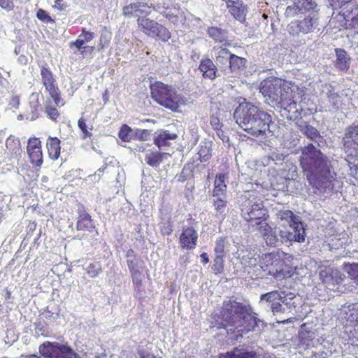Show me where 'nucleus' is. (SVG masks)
Here are the masks:
<instances>
[{"label": "nucleus", "mask_w": 358, "mask_h": 358, "mask_svg": "<svg viewBox=\"0 0 358 358\" xmlns=\"http://www.w3.org/2000/svg\"><path fill=\"white\" fill-rule=\"evenodd\" d=\"M301 152L300 166L310 185L324 193L334 192L337 174L328 157L311 143Z\"/></svg>", "instance_id": "obj_1"}, {"label": "nucleus", "mask_w": 358, "mask_h": 358, "mask_svg": "<svg viewBox=\"0 0 358 358\" xmlns=\"http://www.w3.org/2000/svg\"><path fill=\"white\" fill-rule=\"evenodd\" d=\"M221 322L217 329L223 328L228 333L241 335L254 331L260 321L252 312L250 305L234 300L223 303L220 311Z\"/></svg>", "instance_id": "obj_2"}, {"label": "nucleus", "mask_w": 358, "mask_h": 358, "mask_svg": "<svg viewBox=\"0 0 358 358\" xmlns=\"http://www.w3.org/2000/svg\"><path fill=\"white\" fill-rule=\"evenodd\" d=\"M234 117L243 130L255 137L266 134L273 122L271 115L245 99L239 103Z\"/></svg>", "instance_id": "obj_3"}, {"label": "nucleus", "mask_w": 358, "mask_h": 358, "mask_svg": "<svg viewBox=\"0 0 358 358\" xmlns=\"http://www.w3.org/2000/svg\"><path fill=\"white\" fill-rule=\"evenodd\" d=\"M41 83L45 87V92L49 94L50 98L45 101L44 111L47 117L53 122H57L60 117V113L57 107L64 106L65 101L62 96L55 75L47 64L41 66Z\"/></svg>", "instance_id": "obj_4"}, {"label": "nucleus", "mask_w": 358, "mask_h": 358, "mask_svg": "<svg viewBox=\"0 0 358 358\" xmlns=\"http://www.w3.org/2000/svg\"><path fill=\"white\" fill-rule=\"evenodd\" d=\"M259 266L266 275L278 280L289 278L294 274L287 254L280 250L262 254L259 257Z\"/></svg>", "instance_id": "obj_5"}, {"label": "nucleus", "mask_w": 358, "mask_h": 358, "mask_svg": "<svg viewBox=\"0 0 358 358\" xmlns=\"http://www.w3.org/2000/svg\"><path fill=\"white\" fill-rule=\"evenodd\" d=\"M294 83L277 77H269L260 84V92L271 102L282 106H289L293 101Z\"/></svg>", "instance_id": "obj_6"}, {"label": "nucleus", "mask_w": 358, "mask_h": 358, "mask_svg": "<svg viewBox=\"0 0 358 358\" xmlns=\"http://www.w3.org/2000/svg\"><path fill=\"white\" fill-rule=\"evenodd\" d=\"M152 99L160 106L172 111H177L181 103V97L171 85L161 81L150 85Z\"/></svg>", "instance_id": "obj_7"}, {"label": "nucleus", "mask_w": 358, "mask_h": 358, "mask_svg": "<svg viewBox=\"0 0 358 358\" xmlns=\"http://www.w3.org/2000/svg\"><path fill=\"white\" fill-rule=\"evenodd\" d=\"M278 217L286 222L292 231L289 230L281 229L279 236L281 237L282 242H303L305 240V231L303 224L298 217L289 210H281L278 213Z\"/></svg>", "instance_id": "obj_8"}, {"label": "nucleus", "mask_w": 358, "mask_h": 358, "mask_svg": "<svg viewBox=\"0 0 358 358\" xmlns=\"http://www.w3.org/2000/svg\"><path fill=\"white\" fill-rule=\"evenodd\" d=\"M136 22L139 31L148 36L162 42L168 41L171 37V31L165 26L153 20L142 16L138 17Z\"/></svg>", "instance_id": "obj_9"}, {"label": "nucleus", "mask_w": 358, "mask_h": 358, "mask_svg": "<svg viewBox=\"0 0 358 358\" xmlns=\"http://www.w3.org/2000/svg\"><path fill=\"white\" fill-rule=\"evenodd\" d=\"M241 216L248 222H255L257 228L269 217L268 211L262 202H252L250 200L242 205Z\"/></svg>", "instance_id": "obj_10"}, {"label": "nucleus", "mask_w": 358, "mask_h": 358, "mask_svg": "<svg viewBox=\"0 0 358 358\" xmlns=\"http://www.w3.org/2000/svg\"><path fill=\"white\" fill-rule=\"evenodd\" d=\"M38 350L45 358H71L73 354L69 346L57 342L45 341L40 345Z\"/></svg>", "instance_id": "obj_11"}, {"label": "nucleus", "mask_w": 358, "mask_h": 358, "mask_svg": "<svg viewBox=\"0 0 358 358\" xmlns=\"http://www.w3.org/2000/svg\"><path fill=\"white\" fill-rule=\"evenodd\" d=\"M319 277L326 288L331 291H335L337 286L343 280V275L341 272L329 266L319 267Z\"/></svg>", "instance_id": "obj_12"}, {"label": "nucleus", "mask_w": 358, "mask_h": 358, "mask_svg": "<svg viewBox=\"0 0 358 358\" xmlns=\"http://www.w3.org/2000/svg\"><path fill=\"white\" fill-rule=\"evenodd\" d=\"M199 234L192 226H185L182 228L178 238V243L182 250H192L196 248L198 243Z\"/></svg>", "instance_id": "obj_13"}, {"label": "nucleus", "mask_w": 358, "mask_h": 358, "mask_svg": "<svg viewBox=\"0 0 358 358\" xmlns=\"http://www.w3.org/2000/svg\"><path fill=\"white\" fill-rule=\"evenodd\" d=\"M27 151L31 164L36 167H41L43 164V152L41 142L38 138H29L27 142Z\"/></svg>", "instance_id": "obj_14"}, {"label": "nucleus", "mask_w": 358, "mask_h": 358, "mask_svg": "<svg viewBox=\"0 0 358 358\" xmlns=\"http://www.w3.org/2000/svg\"><path fill=\"white\" fill-rule=\"evenodd\" d=\"M315 20L310 17L306 16L302 20L294 21L287 26V31L292 36H297L300 33L303 34L312 32L314 29Z\"/></svg>", "instance_id": "obj_15"}, {"label": "nucleus", "mask_w": 358, "mask_h": 358, "mask_svg": "<svg viewBox=\"0 0 358 358\" xmlns=\"http://www.w3.org/2000/svg\"><path fill=\"white\" fill-rule=\"evenodd\" d=\"M340 15L345 20L344 24L347 29H358V4H347L341 9Z\"/></svg>", "instance_id": "obj_16"}, {"label": "nucleus", "mask_w": 358, "mask_h": 358, "mask_svg": "<svg viewBox=\"0 0 358 358\" xmlns=\"http://www.w3.org/2000/svg\"><path fill=\"white\" fill-rule=\"evenodd\" d=\"M77 231L92 232L96 230V225L92 216L84 207L78 209V217L76 225Z\"/></svg>", "instance_id": "obj_17"}, {"label": "nucleus", "mask_w": 358, "mask_h": 358, "mask_svg": "<svg viewBox=\"0 0 358 358\" xmlns=\"http://www.w3.org/2000/svg\"><path fill=\"white\" fill-rule=\"evenodd\" d=\"M95 36V34L89 30H87L85 28L82 29V32L79 35L78 38L73 42L71 43V47L73 45L75 46L78 50L80 51V54L84 55L86 51H88L90 54H92L95 48L94 46H83L85 43L90 42L94 39Z\"/></svg>", "instance_id": "obj_18"}, {"label": "nucleus", "mask_w": 358, "mask_h": 358, "mask_svg": "<svg viewBox=\"0 0 358 358\" xmlns=\"http://www.w3.org/2000/svg\"><path fill=\"white\" fill-rule=\"evenodd\" d=\"M257 230L262 234L266 243L270 246H278L280 243H284L276 235L275 231L268 224L267 222L262 223L261 226L257 228Z\"/></svg>", "instance_id": "obj_19"}, {"label": "nucleus", "mask_w": 358, "mask_h": 358, "mask_svg": "<svg viewBox=\"0 0 358 358\" xmlns=\"http://www.w3.org/2000/svg\"><path fill=\"white\" fill-rule=\"evenodd\" d=\"M122 12L126 17L138 16L140 15L148 16L151 13V8L147 3L136 2L124 6Z\"/></svg>", "instance_id": "obj_20"}, {"label": "nucleus", "mask_w": 358, "mask_h": 358, "mask_svg": "<svg viewBox=\"0 0 358 358\" xmlns=\"http://www.w3.org/2000/svg\"><path fill=\"white\" fill-rule=\"evenodd\" d=\"M343 145L348 150H358V124H352L346 129L343 137Z\"/></svg>", "instance_id": "obj_21"}, {"label": "nucleus", "mask_w": 358, "mask_h": 358, "mask_svg": "<svg viewBox=\"0 0 358 358\" xmlns=\"http://www.w3.org/2000/svg\"><path fill=\"white\" fill-rule=\"evenodd\" d=\"M199 69L202 72L204 78L215 80L217 77V69L209 58L203 59L200 62Z\"/></svg>", "instance_id": "obj_22"}, {"label": "nucleus", "mask_w": 358, "mask_h": 358, "mask_svg": "<svg viewBox=\"0 0 358 358\" xmlns=\"http://www.w3.org/2000/svg\"><path fill=\"white\" fill-rule=\"evenodd\" d=\"M228 178L226 173L217 174L215 182L214 188L213 190V196L219 197L223 196L227 197V185L225 184V180Z\"/></svg>", "instance_id": "obj_23"}, {"label": "nucleus", "mask_w": 358, "mask_h": 358, "mask_svg": "<svg viewBox=\"0 0 358 358\" xmlns=\"http://www.w3.org/2000/svg\"><path fill=\"white\" fill-rule=\"evenodd\" d=\"M218 358H258V357L255 352L234 348L231 351L219 354Z\"/></svg>", "instance_id": "obj_24"}, {"label": "nucleus", "mask_w": 358, "mask_h": 358, "mask_svg": "<svg viewBox=\"0 0 358 358\" xmlns=\"http://www.w3.org/2000/svg\"><path fill=\"white\" fill-rule=\"evenodd\" d=\"M47 149L49 157L54 161L57 160L60 156V140L57 137H49Z\"/></svg>", "instance_id": "obj_25"}, {"label": "nucleus", "mask_w": 358, "mask_h": 358, "mask_svg": "<svg viewBox=\"0 0 358 358\" xmlns=\"http://www.w3.org/2000/svg\"><path fill=\"white\" fill-rule=\"evenodd\" d=\"M299 338L301 345L308 348L313 345L315 333L313 330L302 327L299 332Z\"/></svg>", "instance_id": "obj_26"}, {"label": "nucleus", "mask_w": 358, "mask_h": 358, "mask_svg": "<svg viewBox=\"0 0 358 358\" xmlns=\"http://www.w3.org/2000/svg\"><path fill=\"white\" fill-rule=\"evenodd\" d=\"M177 138L176 134H171L169 131L162 130L157 134L154 139V143L159 148L169 145V141Z\"/></svg>", "instance_id": "obj_27"}, {"label": "nucleus", "mask_w": 358, "mask_h": 358, "mask_svg": "<svg viewBox=\"0 0 358 358\" xmlns=\"http://www.w3.org/2000/svg\"><path fill=\"white\" fill-rule=\"evenodd\" d=\"M164 16L175 25L184 24L186 20L184 12L179 8L166 11Z\"/></svg>", "instance_id": "obj_28"}, {"label": "nucleus", "mask_w": 358, "mask_h": 358, "mask_svg": "<svg viewBox=\"0 0 358 358\" xmlns=\"http://www.w3.org/2000/svg\"><path fill=\"white\" fill-rule=\"evenodd\" d=\"M337 59L336 67L341 71H348L350 67V57L343 49H336Z\"/></svg>", "instance_id": "obj_29"}, {"label": "nucleus", "mask_w": 358, "mask_h": 358, "mask_svg": "<svg viewBox=\"0 0 358 358\" xmlns=\"http://www.w3.org/2000/svg\"><path fill=\"white\" fill-rule=\"evenodd\" d=\"M227 243L228 240L226 236H220L216 239L214 248L215 256L227 257V251L226 250V247Z\"/></svg>", "instance_id": "obj_30"}, {"label": "nucleus", "mask_w": 358, "mask_h": 358, "mask_svg": "<svg viewBox=\"0 0 358 358\" xmlns=\"http://www.w3.org/2000/svg\"><path fill=\"white\" fill-rule=\"evenodd\" d=\"M227 31L217 27H210L207 29V34L210 38L216 42L222 43L226 39Z\"/></svg>", "instance_id": "obj_31"}, {"label": "nucleus", "mask_w": 358, "mask_h": 358, "mask_svg": "<svg viewBox=\"0 0 358 358\" xmlns=\"http://www.w3.org/2000/svg\"><path fill=\"white\" fill-rule=\"evenodd\" d=\"M229 63L230 70L232 72H235L243 69L246 64V59L243 57L232 54L230 56Z\"/></svg>", "instance_id": "obj_32"}, {"label": "nucleus", "mask_w": 358, "mask_h": 358, "mask_svg": "<svg viewBox=\"0 0 358 358\" xmlns=\"http://www.w3.org/2000/svg\"><path fill=\"white\" fill-rule=\"evenodd\" d=\"M198 155L201 162H208L212 157L210 145L206 142L201 144L198 148Z\"/></svg>", "instance_id": "obj_33"}, {"label": "nucleus", "mask_w": 358, "mask_h": 358, "mask_svg": "<svg viewBox=\"0 0 358 358\" xmlns=\"http://www.w3.org/2000/svg\"><path fill=\"white\" fill-rule=\"evenodd\" d=\"M213 50L216 52V60L220 64H226L229 61L230 56L232 55L228 49L222 48V46L214 47Z\"/></svg>", "instance_id": "obj_34"}, {"label": "nucleus", "mask_w": 358, "mask_h": 358, "mask_svg": "<svg viewBox=\"0 0 358 358\" xmlns=\"http://www.w3.org/2000/svg\"><path fill=\"white\" fill-rule=\"evenodd\" d=\"M164 153L158 151L151 152L145 156L146 163L151 166H157L162 162Z\"/></svg>", "instance_id": "obj_35"}, {"label": "nucleus", "mask_w": 358, "mask_h": 358, "mask_svg": "<svg viewBox=\"0 0 358 358\" xmlns=\"http://www.w3.org/2000/svg\"><path fill=\"white\" fill-rule=\"evenodd\" d=\"M213 199V206L216 211V215H224V213L227 206V200L226 197L219 196L215 197Z\"/></svg>", "instance_id": "obj_36"}, {"label": "nucleus", "mask_w": 358, "mask_h": 358, "mask_svg": "<svg viewBox=\"0 0 358 358\" xmlns=\"http://www.w3.org/2000/svg\"><path fill=\"white\" fill-rule=\"evenodd\" d=\"M349 312L348 320L358 330V302L349 306Z\"/></svg>", "instance_id": "obj_37"}, {"label": "nucleus", "mask_w": 358, "mask_h": 358, "mask_svg": "<svg viewBox=\"0 0 358 358\" xmlns=\"http://www.w3.org/2000/svg\"><path fill=\"white\" fill-rule=\"evenodd\" d=\"M86 273L90 278H95L103 271L101 264L99 262L90 263L85 268Z\"/></svg>", "instance_id": "obj_38"}, {"label": "nucleus", "mask_w": 358, "mask_h": 358, "mask_svg": "<svg viewBox=\"0 0 358 358\" xmlns=\"http://www.w3.org/2000/svg\"><path fill=\"white\" fill-rule=\"evenodd\" d=\"M86 119L81 117L78 121V126L82 131V138L86 139L92 136V130L93 127L91 126L90 128L87 127L86 124Z\"/></svg>", "instance_id": "obj_39"}, {"label": "nucleus", "mask_w": 358, "mask_h": 358, "mask_svg": "<svg viewBox=\"0 0 358 358\" xmlns=\"http://www.w3.org/2000/svg\"><path fill=\"white\" fill-rule=\"evenodd\" d=\"M226 257L215 256L212 270L215 275L222 274L224 271V259Z\"/></svg>", "instance_id": "obj_40"}, {"label": "nucleus", "mask_w": 358, "mask_h": 358, "mask_svg": "<svg viewBox=\"0 0 358 358\" xmlns=\"http://www.w3.org/2000/svg\"><path fill=\"white\" fill-rule=\"evenodd\" d=\"M111 33L107 30L103 31L100 35L98 50H103L108 48L111 41Z\"/></svg>", "instance_id": "obj_41"}, {"label": "nucleus", "mask_w": 358, "mask_h": 358, "mask_svg": "<svg viewBox=\"0 0 358 358\" xmlns=\"http://www.w3.org/2000/svg\"><path fill=\"white\" fill-rule=\"evenodd\" d=\"M159 231L163 236H170L173 233V223L171 219H163L159 224Z\"/></svg>", "instance_id": "obj_42"}, {"label": "nucleus", "mask_w": 358, "mask_h": 358, "mask_svg": "<svg viewBox=\"0 0 358 358\" xmlns=\"http://www.w3.org/2000/svg\"><path fill=\"white\" fill-rule=\"evenodd\" d=\"M261 300L265 301L266 302L271 303V304L277 301H281L282 296L281 294L278 291H273L261 296Z\"/></svg>", "instance_id": "obj_43"}, {"label": "nucleus", "mask_w": 358, "mask_h": 358, "mask_svg": "<svg viewBox=\"0 0 358 358\" xmlns=\"http://www.w3.org/2000/svg\"><path fill=\"white\" fill-rule=\"evenodd\" d=\"M30 120H35L38 119L42 110L41 104L38 99L34 102H30Z\"/></svg>", "instance_id": "obj_44"}, {"label": "nucleus", "mask_w": 358, "mask_h": 358, "mask_svg": "<svg viewBox=\"0 0 358 358\" xmlns=\"http://www.w3.org/2000/svg\"><path fill=\"white\" fill-rule=\"evenodd\" d=\"M134 290L137 293H141L142 292L143 288V280H142V273L141 272L137 271L131 275Z\"/></svg>", "instance_id": "obj_45"}, {"label": "nucleus", "mask_w": 358, "mask_h": 358, "mask_svg": "<svg viewBox=\"0 0 358 358\" xmlns=\"http://www.w3.org/2000/svg\"><path fill=\"white\" fill-rule=\"evenodd\" d=\"M304 134L310 139L316 141L320 137L319 131L313 126L306 124L304 129Z\"/></svg>", "instance_id": "obj_46"}, {"label": "nucleus", "mask_w": 358, "mask_h": 358, "mask_svg": "<svg viewBox=\"0 0 358 358\" xmlns=\"http://www.w3.org/2000/svg\"><path fill=\"white\" fill-rule=\"evenodd\" d=\"M36 16L41 22L43 23H55V20L51 17L49 13L42 8H39L37 10Z\"/></svg>", "instance_id": "obj_47"}, {"label": "nucleus", "mask_w": 358, "mask_h": 358, "mask_svg": "<svg viewBox=\"0 0 358 358\" xmlns=\"http://www.w3.org/2000/svg\"><path fill=\"white\" fill-rule=\"evenodd\" d=\"M131 132V129L127 124H124L120 128L119 132V137L124 142H129L131 140L130 133Z\"/></svg>", "instance_id": "obj_48"}, {"label": "nucleus", "mask_w": 358, "mask_h": 358, "mask_svg": "<svg viewBox=\"0 0 358 358\" xmlns=\"http://www.w3.org/2000/svg\"><path fill=\"white\" fill-rule=\"evenodd\" d=\"M330 4L334 9L343 8L347 4L352 3L351 0H329Z\"/></svg>", "instance_id": "obj_49"}, {"label": "nucleus", "mask_w": 358, "mask_h": 358, "mask_svg": "<svg viewBox=\"0 0 358 358\" xmlns=\"http://www.w3.org/2000/svg\"><path fill=\"white\" fill-rule=\"evenodd\" d=\"M0 7L7 11L12 10L14 8L13 0H0Z\"/></svg>", "instance_id": "obj_50"}, {"label": "nucleus", "mask_w": 358, "mask_h": 358, "mask_svg": "<svg viewBox=\"0 0 358 358\" xmlns=\"http://www.w3.org/2000/svg\"><path fill=\"white\" fill-rule=\"evenodd\" d=\"M210 124L215 131H219L222 128V124L220 123V119L217 117L212 116L210 117Z\"/></svg>", "instance_id": "obj_51"}, {"label": "nucleus", "mask_w": 358, "mask_h": 358, "mask_svg": "<svg viewBox=\"0 0 358 358\" xmlns=\"http://www.w3.org/2000/svg\"><path fill=\"white\" fill-rule=\"evenodd\" d=\"M69 5L64 0H55L53 8L60 11L64 10Z\"/></svg>", "instance_id": "obj_52"}, {"label": "nucleus", "mask_w": 358, "mask_h": 358, "mask_svg": "<svg viewBox=\"0 0 358 358\" xmlns=\"http://www.w3.org/2000/svg\"><path fill=\"white\" fill-rule=\"evenodd\" d=\"M20 104V96L17 95L13 96L9 100V106L15 109H17Z\"/></svg>", "instance_id": "obj_53"}, {"label": "nucleus", "mask_w": 358, "mask_h": 358, "mask_svg": "<svg viewBox=\"0 0 358 358\" xmlns=\"http://www.w3.org/2000/svg\"><path fill=\"white\" fill-rule=\"evenodd\" d=\"M35 330L36 333L40 334L44 337L48 336V332L45 331V327L42 324L37 323L36 324Z\"/></svg>", "instance_id": "obj_54"}, {"label": "nucleus", "mask_w": 358, "mask_h": 358, "mask_svg": "<svg viewBox=\"0 0 358 358\" xmlns=\"http://www.w3.org/2000/svg\"><path fill=\"white\" fill-rule=\"evenodd\" d=\"M127 265L131 275L139 271V270L136 268L137 264L134 260H127Z\"/></svg>", "instance_id": "obj_55"}, {"label": "nucleus", "mask_w": 358, "mask_h": 358, "mask_svg": "<svg viewBox=\"0 0 358 358\" xmlns=\"http://www.w3.org/2000/svg\"><path fill=\"white\" fill-rule=\"evenodd\" d=\"M271 308L273 313L281 312L282 306L280 304V301H277L274 302L273 303L271 304Z\"/></svg>", "instance_id": "obj_56"}, {"label": "nucleus", "mask_w": 358, "mask_h": 358, "mask_svg": "<svg viewBox=\"0 0 358 358\" xmlns=\"http://www.w3.org/2000/svg\"><path fill=\"white\" fill-rule=\"evenodd\" d=\"M187 171V170L186 167L185 166V167L182 169V171H181V173H180V176H179V179H178V180H179V181L185 182V181L187 180V176H186V175H185V172H186Z\"/></svg>", "instance_id": "obj_57"}, {"label": "nucleus", "mask_w": 358, "mask_h": 358, "mask_svg": "<svg viewBox=\"0 0 358 358\" xmlns=\"http://www.w3.org/2000/svg\"><path fill=\"white\" fill-rule=\"evenodd\" d=\"M200 257H201V262L203 264H208L209 262V258H208V256L206 252L201 253Z\"/></svg>", "instance_id": "obj_58"}, {"label": "nucleus", "mask_w": 358, "mask_h": 358, "mask_svg": "<svg viewBox=\"0 0 358 358\" xmlns=\"http://www.w3.org/2000/svg\"><path fill=\"white\" fill-rule=\"evenodd\" d=\"M352 269L353 272L357 273L354 276V278L358 282V264L354 265Z\"/></svg>", "instance_id": "obj_59"}, {"label": "nucleus", "mask_w": 358, "mask_h": 358, "mask_svg": "<svg viewBox=\"0 0 358 358\" xmlns=\"http://www.w3.org/2000/svg\"><path fill=\"white\" fill-rule=\"evenodd\" d=\"M11 298V292L8 289H6V299H9Z\"/></svg>", "instance_id": "obj_60"}, {"label": "nucleus", "mask_w": 358, "mask_h": 358, "mask_svg": "<svg viewBox=\"0 0 358 358\" xmlns=\"http://www.w3.org/2000/svg\"><path fill=\"white\" fill-rule=\"evenodd\" d=\"M338 97V94H333L331 96H329V100L334 99Z\"/></svg>", "instance_id": "obj_61"}, {"label": "nucleus", "mask_w": 358, "mask_h": 358, "mask_svg": "<svg viewBox=\"0 0 358 358\" xmlns=\"http://www.w3.org/2000/svg\"><path fill=\"white\" fill-rule=\"evenodd\" d=\"M25 358H41V357L36 355H29L27 356Z\"/></svg>", "instance_id": "obj_62"}, {"label": "nucleus", "mask_w": 358, "mask_h": 358, "mask_svg": "<svg viewBox=\"0 0 358 358\" xmlns=\"http://www.w3.org/2000/svg\"><path fill=\"white\" fill-rule=\"evenodd\" d=\"M141 358H155L154 356L150 355H147L146 356H143Z\"/></svg>", "instance_id": "obj_63"}, {"label": "nucleus", "mask_w": 358, "mask_h": 358, "mask_svg": "<svg viewBox=\"0 0 358 358\" xmlns=\"http://www.w3.org/2000/svg\"><path fill=\"white\" fill-rule=\"evenodd\" d=\"M312 358H321L320 357V355H315L312 357Z\"/></svg>", "instance_id": "obj_64"}]
</instances>
